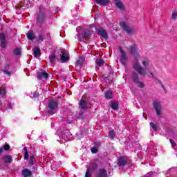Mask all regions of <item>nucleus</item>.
Returning <instances> with one entry per match:
<instances>
[{
    "label": "nucleus",
    "mask_w": 177,
    "mask_h": 177,
    "mask_svg": "<svg viewBox=\"0 0 177 177\" xmlns=\"http://www.w3.org/2000/svg\"><path fill=\"white\" fill-rule=\"evenodd\" d=\"M133 68L136 71H138V74H140V75H142V77H145L146 75H147V72H146V70H145V68L142 67L140 63L138 61L133 63Z\"/></svg>",
    "instance_id": "obj_1"
},
{
    "label": "nucleus",
    "mask_w": 177,
    "mask_h": 177,
    "mask_svg": "<svg viewBox=\"0 0 177 177\" xmlns=\"http://www.w3.org/2000/svg\"><path fill=\"white\" fill-rule=\"evenodd\" d=\"M120 27L124 30V31H126L127 34H129L130 35H133V34H136V31H138V29L136 28L133 27H129L127 26V24L125 22L122 21L120 22Z\"/></svg>",
    "instance_id": "obj_2"
},
{
    "label": "nucleus",
    "mask_w": 177,
    "mask_h": 177,
    "mask_svg": "<svg viewBox=\"0 0 177 177\" xmlns=\"http://www.w3.org/2000/svg\"><path fill=\"white\" fill-rule=\"evenodd\" d=\"M57 104H59L57 101H55V100H50L48 103V109H50V110L48 111V113L50 115L55 114L56 109H57Z\"/></svg>",
    "instance_id": "obj_3"
},
{
    "label": "nucleus",
    "mask_w": 177,
    "mask_h": 177,
    "mask_svg": "<svg viewBox=\"0 0 177 177\" xmlns=\"http://www.w3.org/2000/svg\"><path fill=\"white\" fill-rule=\"evenodd\" d=\"M153 107L158 117H160V115H162V105H161V102L158 101L153 102Z\"/></svg>",
    "instance_id": "obj_4"
},
{
    "label": "nucleus",
    "mask_w": 177,
    "mask_h": 177,
    "mask_svg": "<svg viewBox=\"0 0 177 177\" xmlns=\"http://www.w3.org/2000/svg\"><path fill=\"white\" fill-rule=\"evenodd\" d=\"M119 51L120 53V62L125 67L127 66V60H128V56H127V53H125V51H124L121 47L119 48Z\"/></svg>",
    "instance_id": "obj_5"
},
{
    "label": "nucleus",
    "mask_w": 177,
    "mask_h": 177,
    "mask_svg": "<svg viewBox=\"0 0 177 177\" xmlns=\"http://www.w3.org/2000/svg\"><path fill=\"white\" fill-rule=\"evenodd\" d=\"M95 30L98 35H100V37H102L104 39H107V38H109V35L104 28L102 27H95Z\"/></svg>",
    "instance_id": "obj_6"
},
{
    "label": "nucleus",
    "mask_w": 177,
    "mask_h": 177,
    "mask_svg": "<svg viewBox=\"0 0 177 177\" xmlns=\"http://www.w3.org/2000/svg\"><path fill=\"white\" fill-rule=\"evenodd\" d=\"M130 53L134 56V57H139V53H138V45L133 44L130 46Z\"/></svg>",
    "instance_id": "obj_7"
},
{
    "label": "nucleus",
    "mask_w": 177,
    "mask_h": 177,
    "mask_svg": "<svg viewBox=\"0 0 177 177\" xmlns=\"http://www.w3.org/2000/svg\"><path fill=\"white\" fill-rule=\"evenodd\" d=\"M92 37V34L89 31H84V32L79 35V38H82V39H85V41H88V38H91Z\"/></svg>",
    "instance_id": "obj_8"
},
{
    "label": "nucleus",
    "mask_w": 177,
    "mask_h": 177,
    "mask_svg": "<svg viewBox=\"0 0 177 177\" xmlns=\"http://www.w3.org/2000/svg\"><path fill=\"white\" fill-rule=\"evenodd\" d=\"M115 1V5L118 9H120V10L124 11L125 10V6H124V3L121 2V0H114Z\"/></svg>",
    "instance_id": "obj_9"
},
{
    "label": "nucleus",
    "mask_w": 177,
    "mask_h": 177,
    "mask_svg": "<svg viewBox=\"0 0 177 177\" xmlns=\"http://www.w3.org/2000/svg\"><path fill=\"white\" fill-rule=\"evenodd\" d=\"M131 78L133 82L135 84H139V73H136V71H133L131 73Z\"/></svg>",
    "instance_id": "obj_10"
},
{
    "label": "nucleus",
    "mask_w": 177,
    "mask_h": 177,
    "mask_svg": "<svg viewBox=\"0 0 177 177\" xmlns=\"http://www.w3.org/2000/svg\"><path fill=\"white\" fill-rule=\"evenodd\" d=\"M118 167H125L127 165V158L121 156L118 158Z\"/></svg>",
    "instance_id": "obj_11"
},
{
    "label": "nucleus",
    "mask_w": 177,
    "mask_h": 177,
    "mask_svg": "<svg viewBox=\"0 0 177 177\" xmlns=\"http://www.w3.org/2000/svg\"><path fill=\"white\" fill-rule=\"evenodd\" d=\"M37 23H39V24L44 23V21L45 20V15H44V13H42V12H41V10L37 15Z\"/></svg>",
    "instance_id": "obj_12"
},
{
    "label": "nucleus",
    "mask_w": 177,
    "mask_h": 177,
    "mask_svg": "<svg viewBox=\"0 0 177 177\" xmlns=\"http://www.w3.org/2000/svg\"><path fill=\"white\" fill-rule=\"evenodd\" d=\"M107 170L105 169H100L97 173V177H107Z\"/></svg>",
    "instance_id": "obj_13"
},
{
    "label": "nucleus",
    "mask_w": 177,
    "mask_h": 177,
    "mask_svg": "<svg viewBox=\"0 0 177 177\" xmlns=\"http://www.w3.org/2000/svg\"><path fill=\"white\" fill-rule=\"evenodd\" d=\"M6 37L4 33H0V41L1 48H5L6 46Z\"/></svg>",
    "instance_id": "obj_14"
},
{
    "label": "nucleus",
    "mask_w": 177,
    "mask_h": 177,
    "mask_svg": "<svg viewBox=\"0 0 177 177\" xmlns=\"http://www.w3.org/2000/svg\"><path fill=\"white\" fill-rule=\"evenodd\" d=\"M142 64L144 67L143 68L146 71L150 66V60L148 58H144L142 61Z\"/></svg>",
    "instance_id": "obj_15"
},
{
    "label": "nucleus",
    "mask_w": 177,
    "mask_h": 177,
    "mask_svg": "<svg viewBox=\"0 0 177 177\" xmlns=\"http://www.w3.org/2000/svg\"><path fill=\"white\" fill-rule=\"evenodd\" d=\"M88 107V103L84 100H81L79 103V109L81 110H86Z\"/></svg>",
    "instance_id": "obj_16"
},
{
    "label": "nucleus",
    "mask_w": 177,
    "mask_h": 177,
    "mask_svg": "<svg viewBox=\"0 0 177 177\" xmlns=\"http://www.w3.org/2000/svg\"><path fill=\"white\" fill-rule=\"evenodd\" d=\"M60 56H61V60H62V62H68V53L62 51Z\"/></svg>",
    "instance_id": "obj_17"
},
{
    "label": "nucleus",
    "mask_w": 177,
    "mask_h": 177,
    "mask_svg": "<svg viewBox=\"0 0 177 177\" xmlns=\"http://www.w3.org/2000/svg\"><path fill=\"white\" fill-rule=\"evenodd\" d=\"M95 3L97 5H101V6H106V5H109L110 3L109 0H95Z\"/></svg>",
    "instance_id": "obj_18"
},
{
    "label": "nucleus",
    "mask_w": 177,
    "mask_h": 177,
    "mask_svg": "<svg viewBox=\"0 0 177 177\" xmlns=\"http://www.w3.org/2000/svg\"><path fill=\"white\" fill-rule=\"evenodd\" d=\"M48 74L46 72H40L37 75V78L39 80H42V78H44V80H48Z\"/></svg>",
    "instance_id": "obj_19"
},
{
    "label": "nucleus",
    "mask_w": 177,
    "mask_h": 177,
    "mask_svg": "<svg viewBox=\"0 0 177 177\" xmlns=\"http://www.w3.org/2000/svg\"><path fill=\"white\" fill-rule=\"evenodd\" d=\"M21 174L24 177H30L32 175V172L28 169H23Z\"/></svg>",
    "instance_id": "obj_20"
},
{
    "label": "nucleus",
    "mask_w": 177,
    "mask_h": 177,
    "mask_svg": "<svg viewBox=\"0 0 177 177\" xmlns=\"http://www.w3.org/2000/svg\"><path fill=\"white\" fill-rule=\"evenodd\" d=\"M33 55L35 57H39L41 56V49L38 47H35L32 49Z\"/></svg>",
    "instance_id": "obj_21"
},
{
    "label": "nucleus",
    "mask_w": 177,
    "mask_h": 177,
    "mask_svg": "<svg viewBox=\"0 0 177 177\" xmlns=\"http://www.w3.org/2000/svg\"><path fill=\"white\" fill-rule=\"evenodd\" d=\"M27 38L30 41H34V39H35V34H34V32H32V30H30L27 33Z\"/></svg>",
    "instance_id": "obj_22"
},
{
    "label": "nucleus",
    "mask_w": 177,
    "mask_h": 177,
    "mask_svg": "<svg viewBox=\"0 0 177 177\" xmlns=\"http://www.w3.org/2000/svg\"><path fill=\"white\" fill-rule=\"evenodd\" d=\"M102 78L106 81L108 84H111L113 82V76L111 75H109V76L106 77L102 75Z\"/></svg>",
    "instance_id": "obj_23"
},
{
    "label": "nucleus",
    "mask_w": 177,
    "mask_h": 177,
    "mask_svg": "<svg viewBox=\"0 0 177 177\" xmlns=\"http://www.w3.org/2000/svg\"><path fill=\"white\" fill-rule=\"evenodd\" d=\"M49 61L51 63V64L56 63V54H55V53L50 54L49 55Z\"/></svg>",
    "instance_id": "obj_24"
},
{
    "label": "nucleus",
    "mask_w": 177,
    "mask_h": 177,
    "mask_svg": "<svg viewBox=\"0 0 177 177\" xmlns=\"http://www.w3.org/2000/svg\"><path fill=\"white\" fill-rule=\"evenodd\" d=\"M105 97L106 99H112L113 98V92L111 91H108L104 93Z\"/></svg>",
    "instance_id": "obj_25"
},
{
    "label": "nucleus",
    "mask_w": 177,
    "mask_h": 177,
    "mask_svg": "<svg viewBox=\"0 0 177 177\" xmlns=\"http://www.w3.org/2000/svg\"><path fill=\"white\" fill-rule=\"evenodd\" d=\"M9 149H10V147L8 145H6L1 147L0 148V156H1V154H2V152L3 151V150H6V151H8V150H9Z\"/></svg>",
    "instance_id": "obj_26"
},
{
    "label": "nucleus",
    "mask_w": 177,
    "mask_h": 177,
    "mask_svg": "<svg viewBox=\"0 0 177 177\" xmlns=\"http://www.w3.org/2000/svg\"><path fill=\"white\" fill-rule=\"evenodd\" d=\"M171 20H176L177 19V10H173L171 12Z\"/></svg>",
    "instance_id": "obj_27"
},
{
    "label": "nucleus",
    "mask_w": 177,
    "mask_h": 177,
    "mask_svg": "<svg viewBox=\"0 0 177 177\" xmlns=\"http://www.w3.org/2000/svg\"><path fill=\"white\" fill-rule=\"evenodd\" d=\"M170 136L172 137L173 139H176L177 138V131L176 130H172L169 132Z\"/></svg>",
    "instance_id": "obj_28"
},
{
    "label": "nucleus",
    "mask_w": 177,
    "mask_h": 177,
    "mask_svg": "<svg viewBox=\"0 0 177 177\" xmlns=\"http://www.w3.org/2000/svg\"><path fill=\"white\" fill-rule=\"evenodd\" d=\"M97 168H98L97 164L93 163L91 167L87 168V169H90V172H91V171H96V169H97Z\"/></svg>",
    "instance_id": "obj_29"
},
{
    "label": "nucleus",
    "mask_w": 177,
    "mask_h": 177,
    "mask_svg": "<svg viewBox=\"0 0 177 177\" xmlns=\"http://www.w3.org/2000/svg\"><path fill=\"white\" fill-rule=\"evenodd\" d=\"M95 63L97 66H99V67H102V66L104 64V61H103V59H96Z\"/></svg>",
    "instance_id": "obj_30"
},
{
    "label": "nucleus",
    "mask_w": 177,
    "mask_h": 177,
    "mask_svg": "<svg viewBox=\"0 0 177 177\" xmlns=\"http://www.w3.org/2000/svg\"><path fill=\"white\" fill-rule=\"evenodd\" d=\"M111 107L113 110H118V102H115L111 104Z\"/></svg>",
    "instance_id": "obj_31"
},
{
    "label": "nucleus",
    "mask_w": 177,
    "mask_h": 177,
    "mask_svg": "<svg viewBox=\"0 0 177 177\" xmlns=\"http://www.w3.org/2000/svg\"><path fill=\"white\" fill-rule=\"evenodd\" d=\"M4 162H6V164L12 162V157L9 156H6V157H4Z\"/></svg>",
    "instance_id": "obj_32"
},
{
    "label": "nucleus",
    "mask_w": 177,
    "mask_h": 177,
    "mask_svg": "<svg viewBox=\"0 0 177 177\" xmlns=\"http://www.w3.org/2000/svg\"><path fill=\"white\" fill-rule=\"evenodd\" d=\"M5 95H6V91L5 90V88H0V96L1 97H3Z\"/></svg>",
    "instance_id": "obj_33"
},
{
    "label": "nucleus",
    "mask_w": 177,
    "mask_h": 177,
    "mask_svg": "<svg viewBox=\"0 0 177 177\" xmlns=\"http://www.w3.org/2000/svg\"><path fill=\"white\" fill-rule=\"evenodd\" d=\"M14 53L15 55H16L17 56H19V55L21 54V50H20V48H15L14 50Z\"/></svg>",
    "instance_id": "obj_34"
},
{
    "label": "nucleus",
    "mask_w": 177,
    "mask_h": 177,
    "mask_svg": "<svg viewBox=\"0 0 177 177\" xmlns=\"http://www.w3.org/2000/svg\"><path fill=\"white\" fill-rule=\"evenodd\" d=\"M44 38H45V36H44V35H39L38 37L37 41L39 42H42L44 41Z\"/></svg>",
    "instance_id": "obj_35"
},
{
    "label": "nucleus",
    "mask_w": 177,
    "mask_h": 177,
    "mask_svg": "<svg viewBox=\"0 0 177 177\" xmlns=\"http://www.w3.org/2000/svg\"><path fill=\"white\" fill-rule=\"evenodd\" d=\"M114 136H115V133L114 132V130H111L109 131V137L111 138V139H113L114 138Z\"/></svg>",
    "instance_id": "obj_36"
},
{
    "label": "nucleus",
    "mask_w": 177,
    "mask_h": 177,
    "mask_svg": "<svg viewBox=\"0 0 177 177\" xmlns=\"http://www.w3.org/2000/svg\"><path fill=\"white\" fill-rule=\"evenodd\" d=\"M150 127H151L153 131H157V125H156L153 122H150Z\"/></svg>",
    "instance_id": "obj_37"
},
{
    "label": "nucleus",
    "mask_w": 177,
    "mask_h": 177,
    "mask_svg": "<svg viewBox=\"0 0 177 177\" xmlns=\"http://www.w3.org/2000/svg\"><path fill=\"white\" fill-rule=\"evenodd\" d=\"M85 177H92L91 176V171L89 169H87L86 174H85Z\"/></svg>",
    "instance_id": "obj_38"
},
{
    "label": "nucleus",
    "mask_w": 177,
    "mask_h": 177,
    "mask_svg": "<svg viewBox=\"0 0 177 177\" xmlns=\"http://www.w3.org/2000/svg\"><path fill=\"white\" fill-rule=\"evenodd\" d=\"M4 74H6V75L10 76L11 73L10 72H9V71H8V68H6V69H4L3 71Z\"/></svg>",
    "instance_id": "obj_39"
},
{
    "label": "nucleus",
    "mask_w": 177,
    "mask_h": 177,
    "mask_svg": "<svg viewBox=\"0 0 177 177\" xmlns=\"http://www.w3.org/2000/svg\"><path fill=\"white\" fill-rule=\"evenodd\" d=\"M138 84V88H145V84H143V82H138V83H136Z\"/></svg>",
    "instance_id": "obj_40"
},
{
    "label": "nucleus",
    "mask_w": 177,
    "mask_h": 177,
    "mask_svg": "<svg viewBox=\"0 0 177 177\" xmlns=\"http://www.w3.org/2000/svg\"><path fill=\"white\" fill-rule=\"evenodd\" d=\"M76 66H78L80 67V66H82V59H79L76 62Z\"/></svg>",
    "instance_id": "obj_41"
},
{
    "label": "nucleus",
    "mask_w": 177,
    "mask_h": 177,
    "mask_svg": "<svg viewBox=\"0 0 177 177\" xmlns=\"http://www.w3.org/2000/svg\"><path fill=\"white\" fill-rule=\"evenodd\" d=\"M39 97V93L35 91L34 93H33V97H35V99H37V97Z\"/></svg>",
    "instance_id": "obj_42"
},
{
    "label": "nucleus",
    "mask_w": 177,
    "mask_h": 177,
    "mask_svg": "<svg viewBox=\"0 0 177 177\" xmlns=\"http://www.w3.org/2000/svg\"><path fill=\"white\" fill-rule=\"evenodd\" d=\"M170 143H171L172 147H175L176 146V143L172 139H170Z\"/></svg>",
    "instance_id": "obj_43"
},
{
    "label": "nucleus",
    "mask_w": 177,
    "mask_h": 177,
    "mask_svg": "<svg viewBox=\"0 0 177 177\" xmlns=\"http://www.w3.org/2000/svg\"><path fill=\"white\" fill-rule=\"evenodd\" d=\"M29 157H30V155L28 154V151H26L24 155V160H28Z\"/></svg>",
    "instance_id": "obj_44"
},
{
    "label": "nucleus",
    "mask_w": 177,
    "mask_h": 177,
    "mask_svg": "<svg viewBox=\"0 0 177 177\" xmlns=\"http://www.w3.org/2000/svg\"><path fill=\"white\" fill-rule=\"evenodd\" d=\"M97 152V149H96V147H93L91 148V153H93V154L96 153Z\"/></svg>",
    "instance_id": "obj_45"
},
{
    "label": "nucleus",
    "mask_w": 177,
    "mask_h": 177,
    "mask_svg": "<svg viewBox=\"0 0 177 177\" xmlns=\"http://www.w3.org/2000/svg\"><path fill=\"white\" fill-rule=\"evenodd\" d=\"M158 84H160V85H161L162 88L164 89V91H165V86H164V84H162V82H161V80H158Z\"/></svg>",
    "instance_id": "obj_46"
},
{
    "label": "nucleus",
    "mask_w": 177,
    "mask_h": 177,
    "mask_svg": "<svg viewBox=\"0 0 177 177\" xmlns=\"http://www.w3.org/2000/svg\"><path fill=\"white\" fill-rule=\"evenodd\" d=\"M84 117V113L82 112L79 113V118H83Z\"/></svg>",
    "instance_id": "obj_47"
},
{
    "label": "nucleus",
    "mask_w": 177,
    "mask_h": 177,
    "mask_svg": "<svg viewBox=\"0 0 177 177\" xmlns=\"http://www.w3.org/2000/svg\"><path fill=\"white\" fill-rule=\"evenodd\" d=\"M29 165H34V160H32L31 159L29 160L28 162Z\"/></svg>",
    "instance_id": "obj_48"
},
{
    "label": "nucleus",
    "mask_w": 177,
    "mask_h": 177,
    "mask_svg": "<svg viewBox=\"0 0 177 177\" xmlns=\"http://www.w3.org/2000/svg\"><path fill=\"white\" fill-rule=\"evenodd\" d=\"M8 109H12V104H8Z\"/></svg>",
    "instance_id": "obj_49"
},
{
    "label": "nucleus",
    "mask_w": 177,
    "mask_h": 177,
    "mask_svg": "<svg viewBox=\"0 0 177 177\" xmlns=\"http://www.w3.org/2000/svg\"><path fill=\"white\" fill-rule=\"evenodd\" d=\"M35 158L34 157V156H30V160H32L34 161V159H35Z\"/></svg>",
    "instance_id": "obj_50"
},
{
    "label": "nucleus",
    "mask_w": 177,
    "mask_h": 177,
    "mask_svg": "<svg viewBox=\"0 0 177 177\" xmlns=\"http://www.w3.org/2000/svg\"><path fill=\"white\" fill-rule=\"evenodd\" d=\"M150 75L151 77H154V74H153V73H150Z\"/></svg>",
    "instance_id": "obj_51"
},
{
    "label": "nucleus",
    "mask_w": 177,
    "mask_h": 177,
    "mask_svg": "<svg viewBox=\"0 0 177 177\" xmlns=\"http://www.w3.org/2000/svg\"><path fill=\"white\" fill-rule=\"evenodd\" d=\"M24 150L25 151V153H26V151H27V148L26 147H24Z\"/></svg>",
    "instance_id": "obj_52"
},
{
    "label": "nucleus",
    "mask_w": 177,
    "mask_h": 177,
    "mask_svg": "<svg viewBox=\"0 0 177 177\" xmlns=\"http://www.w3.org/2000/svg\"><path fill=\"white\" fill-rule=\"evenodd\" d=\"M28 0H24V3H26V2H27Z\"/></svg>",
    "instance_id": "obj_53"
},
{
    "label": "nucleus",
    "mask_w": 177,
    "mask_h": 177,
    "mask_svg": "<svg viewBox=\"0 0 177 177\" xmlns=\"http://www.w3.org/2000/svg\"><path fill=\"white\" fill-rule=\"evenodd\" d=\"M47 35L49 36V33H48Z\"/></svg>",
    "instance_id": "obj_54"
},
{
    "label": "nucleus",
    "mask_w": 177,
    "mask_h": 177,
    "mask_svg": "<svg viewBox=\"0 0 177 177\" xmlns=\"http://www.w3.org/2000/svg\"><path fill=\"white\" fill-rule=\"evenodd\" d=\"M25 6L27 7V5H26Z\"/></svg>",
    "instance_id": "obj_55"
},
{
    "label": "nucleus",
    "mask_w": 177,
    "mask_h": 177,
    "mask_svg": "<svg viewBox=\"0 0 177 177\" xmlns=\"http://www.w3.org/2000/svg\"><path fill=\"white\" fill-rule=\"evenodd\" d=\"M149 177H151V176H149Z\"/></svg>",
    "instance_id": "obj_56"
}]
</instances>
